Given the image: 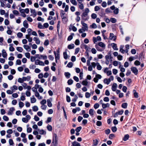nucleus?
<instances>
[{
	"mask_svg": "<svg viewBox=\"0 0 146 146\" xmlns=\"http://www.w3.org/2000/svg\"><path fill=\"white\" fill-rule=\"evenodd\" d=\"M72 35H74V34L72 33V35H70L68 38L67 40L68 41L71 40L73 38V36Z\"/></svg>",
	"mask_w": 146,
	"mask_h": 146,
	"instance_id": "nucleus-42",
	"label": "nucleus"
},
{
	"mask_svg": "<svg viewBox=\"0 0 146 146\" xmlns=\"http://www.w3.org/2000/svg\"><path fill=\"white\" fill-rule=\"evenodd\" d=\"M111 130L113 132H115L117 131V128L115 126L112 127H111Z\"/></svg>",
	"mask_w": 146,
	"mask_h": 146,
	"instance_id": "nucleus-49",
	"label": "nucleus"
},
{
	"mask_svg": "<svg viewBox=\"0 0 146 146\" xmlns=\"http://www.w3.org/2000/svg\"><path fill=\"white\" fill-rule=\"evenodd\" d=\"M32 97V98H31V102L32 103H33L36 102V100L34 96H33Z\"/></svg>",
	"mask_w": 146,
	"mask_h": 146,
	"instance_id": "nucleus-21",
	"label": "nucleus"
},
{
	"mask_svg": "<svg viewBox=\"0 0 146 146\" xmlns=\"http://www.w3.org/2000/svg\"><path fill=\"white\" fill-rule=\"evenodd\" d=\"M94 110L92 109H90L89 110V113L91 116H92L94 115Z\"/></svg>",
	"mask_w": 146,
	"mask_h": 146,
	"instance_id": "nucleus-31",
	"label": "nucleus"
},
{
	"mask_svg": "<svg viewBox=\"0 0 146 146\" xmlns=\"http://www.w3.org/2000/svg\"><path fill=\"white\" fill-rule=\"evenodd\" d=\"M63 55L64 58L65 59H67L68 58V55L66 51L63 52Z\"/></svg>",
	"mask_w": 146,
	"mask_h": 146,
	"instance_id": "nucleus-32",
	"label": "nucleus"
},
{
	"mask_svg": "<svg viewBox=\"0 0 146 146\" xmlns=\"http://www.w3.org/2000/svg\"><path fill=\"white\" fill-rule=\"evenodd\" d=\"M64 75L67 78H69L70 76V73L68 72H65L64 73Z\"/></svg>",
	"mask_w": 146,
	"mask_h": 146,
	"instance_id": "nucleus-26",
	"label": "nucleus"
},
{
	"mask_svg": "<svg viewBox=\"0 0 146 146\" xmlns=\"http://www.w3.org/2000/svg\"><path fill=\"white\" fill-rule=\"evenodd\" d=\"M38 27L40 29H44V27L40 23H39L38 24Z\"/></svg>",
	"mask_w": 146,
	"mask_h": 146,
	"instance_id": "nucleus-34",
	"label": "nucleus"
},
{
	"mask_svg": "<svg viewBox=\"0 0 146 146\" xmlns=\"http://www.w3.org/2000/svg\"><path fill=\"white\" fill-rule=\"evenodd\" d=\"M47 102L48 106L50 107H51L52 106V104L50 100L49 99H48L47 100Z\"/></svg>",
	"mask_w": 146,
	"mask_h": 146,
	"instance_id": "nucleus-24",
	"label": "nucleus"
},
{
	"mask_svg": "<svg viewBox=\"0 0 146 146\" xmlns=\"http://www.w3.org/2000/svg\"><path fill=\"white\" fill-rule=\"evenodd\" d=\"M58 140L57 136L56 135L54 138H53L52 143H53L54 146H57L58 145Z\"/></svg>",
	"mask_w": 146,
	"mask_h": 146,
	"instance_id": "nucleus-3",
	"label": "nucleus"
},
{
	"mask_svg": "<svg viewBox=\"0 0 146 146\" xmlns=\"http://www.w3.org/2000/svg\"><path fill=\"white\" fill-rule=\"evenodd\" d=\"M131 71L134 74H135L136 75L138 74V70L135 67H132L131 68Z\"/></svg>",
	"mask_w": 146,
	"mask_h": 146,
	"instance_id": "nucleus-4",
	"label": "nucleus"
},
{
	"mask_svg": "<svg viewBox=\"0 0 146 146\" xmlns=\"http://www.w3.org/2000/svg\"><path fill=\"white\" fill-rule=\"evenodd\" d=\"M16 49L18 51L20 52H21L23 50V49L21 47H17Z\"/></svg>",
	"mask_w": 146,
	"mask_h": 146,
	"instance_id": "nucleus-36",
	"label": "nucleus"
},
{
	"mask_svg": "<svg viewBox=\"0 0 146 146\" xmlns=\"http://www.w3.org/2000/svg\"><path fill=\"white\" fill-rule=\"evenodd\" d=\"M73 64L72 62H70L68 63L67 66L69 68H71Z\"/></svg>",
	"mask_w": 146,
	"mask_h": 146,
	"instance_id": "nucleus-61",
	"label": "nucleus"
},
{
	"mask_svg": "<svg viewBox=\"0 0 146 146\" xmlns=\"http://www.w3.org/2000/svg\"><path fill=\"white\" fill-rule=\"evenodd\" d=\"M3 119L5 121H7L9 120L8 117L5 115H4L3 117Z\"/></svg>",
	"mask_w": 146,
	"mask_h": 146,
	"instance_id": "nucleus-48",
	"label": "nucleus"
},
{
	"mask_svg": "<svg viewBox=\"0 0 146 146\" xmlns=\"http://www.w3.org/2000/svg\"><path fill=\"white\" fill-rule=\"evenodd\" d=\"M74 45L73 44H70L68 45V48L69 49H72L74 47Z\"/></svg>",
	"mask_w": 146,
	"mask_h": 146,
	"instance_id": "nucleus-33",
	"label": "nucleus"
},
{
	"mask_svg": "<svg viewBox=\"0 0 146 146\" xmlns=\"http://www.w3.org/2000/svg\"><path fill=\"white\" fill-rule=\"evenodd\" d=\"M73 81L72 79H69L68 80L67 83L68 85H70L73 84Z\"/></svg>",
	"mask_w": 146,
	"mask_h": 146,
	"instance_id": "nucleus-37",
	"label": "nucleus"
},
{
	"mask_svg": "<svg viewBox=\"0 0 146 146\" xmlns=\"http://www.w3.org/2000/svg\"><path fill=\"white\" fill-rule=\"evenodd\" d=\"M31 12L33 13L35 16L36 15V13L35 10L31 9Z\"/></svg>",
	"mask_w": 146,
	"mask_h": 146,
	"instance_id": "nucleus-51",
	"label": "nucleus"
},
{
	"mask_svg": "<svg viewBox=\"0 0 146 146\" xmlns=\"http://www.w3.org/2000/svg\"><path fill=\"white\" fill-rule=\"evenodd\" d=\"M95 47L97 50L98 51H102L104 50V49H102V48H100L99 46H98V45H96Z\"/></svg>",
	"mask_w": 146,
	"mask_h": 146,
	"instance_id": "nucleus-22",
	"label": "nucleus"
},
{
	"mask_svg": "<svg viewBox=\"0 0 146 146\" xmlns=\"http://www.w3.org/2000/svg\"><path fill=\"white\" fill-rule=\"evenodd\" d=\"M97 68L98 70H101L102 67L99 64V63L98 62L97 63Z\"/></svg>",
	"mask_w": 146,
	"mask_h": 146,
	"instance_id": "nucleus-30",
	"label": "nucleus"
},
{
	"mask_svg": "<svg viewBox=\"0 0 146 146\" xmlns=\"http://www.w3.org/2000/svg\"><path fill=\"white\" fill-rule=\"evenodd\" d=\"M127 106V104L126 103H123L121 105V107L123 108H126Z\"/></svg>",
	"mask_w": 146,
	"mask_h": 146,
	"instance_id": "nucleus-28",
	"label": "nucleus"
},
{
	"mask_svg": "<svg viewBox=\"0 0 146 146\" xmlns=\"http://www.w3.org/2000/svg\"><path fill=\"white\" fill-rule=\"evenodd\" d=\"M9 143L10 145H13L14 144L13 140L11 139L9 140Z\"/></svg>",
	"mask_w": 146,
	"mask_h": 146,
	"instance_id": "nucleus-43",
	"label": "nucleus"
},
{
	"mask_svg": "<svg viewBox=\"0 0 146 146\" xmlns=\"http://www.w3.org/2000/svg\"><path fill=\"white\" fill-rule=\"evenodd\" d=\"M111 56V52H108V55L105 56L106 60H110V59L111 60L112 57Z\"/></svg>",
	"mask_w": 146,
	"mask_h": 146,
	"instance_id": "nucleus-6",
	"label": "nucleus"
},
{
	"mask_svg": "<svg viewBox=\"0 0 146 146\" xmlns=\"http://www.w3.org/2000/svg\"><path fill=\"white\" fill-rule=\"evenodd\" d=\"M91 96V94L90 93L88 92H87L85 94V96L87 98H89Z\"/></svg>",
	"mask_w": 146,
	"mask_h": 146,
	"instance_id": "nucleus-50",
	"label": "nucleus"
},
{
	"mask_svg": "<svg viewBox=\"0 0 146 146\" xmlns=\"http://www.w3.org/2000/svg\"><path fill=\"white\" fill-rule=\"evenodd\" d=\"M2 55L4 58H5L7 56V54L4 49H3L2 50Z\"/></svg>",
	"mask_w": 146,
	"mask_h": 146,
	"instance_id": "nucleus-14",
	"label": "nucleus"
},
{
	"mask_svg": "<svg viewBox=\"0 0 146 146\" xmlns=\"http://www.w3.org/2000/svg\"><path fill=\"white\" fill-rule=\"evenodd\" d=\"M111 45L114 50H118L116 44L115 43H112L111 44Z\"/></svg>",
	"mask_w": 146,
	"mask_h": 146,
	"instance_id": "nucleus-13",
	"label": "nucleus"
},
{
	"mask_svg": "<svg viewBox=\"0 0 146 146\" xmlns=\"http://www.w3.org/2000/svg\"><path fill=\"white\" fill-rule=\"evenodd\" d=\"M79 3L78 5L79 8L81 10L83 9L84 8L83 4L81 3V2L79 1Z\"/></svg>",
	"mask_w": 146,
	"mask_h": 146,
	"instance_id": "nucleus-19",
	"label": "nucleus"
},
{
	"mask_svg": "<svg viewBox=\"0 0 146 146\" xmlns=\"http://www.w3.org/2000/svg\"><path fill=\"white\" fill-rule=\"evenodd\" d=\"M81 23L83 27H82V28L83 29L84 31H88V27L87 24L82 21H81Z\"/></svg>",
	"mask_w": 146,
	"mask_h": 146,
	"instance_id": "nucleus-2",
	"label": "nucleus"
},
{
	"mask_svg": "<svg viewBox=\"0 0 146 146\" xmlns=\"http://www.w3.org/2000/svg\"><path fill=\"white\" fill-rule=\"evenodd\" d=\"M117 87V85L116 83H114L113 84L111 89L113 91H115L116 90V88Z\"/></svg>",
	"mask_w": 146,
	"mask_h": 146,
	"instance_id": "nucleus-9",
	"label": "nucleus"
},
{
	"mask_svg": "<svg viewBox=\"0 0 146 146\" xmlns=\"http://www.w3.org/2000/svg\"><path fill=\"white\" fill-rule=\"evenodd\" d=\"M110 106V104L108 103H107L106 104H102V106L103 108L104 109L107 107H109Z\"/></svg>",
	"mask_w": 146,
	"mask_h": 146,
	"instance_id": "nucleus-16",
	"label": "nucleus"
},
{
	"mask_svg": "<svg viewBox=\"0 0 146 146\" xmlns=\"http://www.w3.org/2000/svg\"><path fill=\"white\" fill-rule=\"evenodd\" d=\"M54 53L55 55V58H56H56L58 59V60H59L60 58L59 54L57 53L56 54V52L55 51L54 52Z\"/></svg>",
	"mask_w": 146,
	"mask_h": 146,
	"instance_id": "nucleus-27",
	"label": "nucleus"
},
{
	"mask_svg": "<svg viewBox=\"0 0 146 146\" xmlns=\"http://www.w3.org/2000/svg\"><path fill=\"white\" fill-rule=\"evenodd\" d=\"M19 105L20 107L22 108L24 106V103L21 102H20L19 103Z\"/></svg>",
	"mask_w": 146,
	"mask_h": 146,
	"instance_id": "nucleus-58",
	"label": "nucleus"
},
{
	"mask_svg": "<svg viewBox=\"0 0 146 146\" xmlns=\"http://www.w3.org/2000/svg\"><path fill=\"white\" fill-rule=\"evenodd\" d=\"M43 77V74L42 73H40L38 75V77L39 79H42Z\"/></svg>",
	"mask_w": 146,
	"mask_h": 146,
	"instance_id": "nucleus-56",
	"label": "nucleus"
},
{
	"mask_svg": "<svg viewBox=\"0 0 146 146\" xmlns=\"http://www.w3.org/2000/svg\"><path fill=\"white\" fill-rule=\"evenodd\" d=\"M47 129L50 131H51L52 130V127L50 125H48L47 127Z\"/></svg>",
	"mask_w": 146,
	"mask_h": 146,
	"instance_id": "nucleus-40",
	"label": "nucleus"
},
{
	"mask_svg": "<svg viewBox=\"0 0 146 146\" xmlns=\"http://www.w3.org/2000/svg\"><path fill=\"white\" fill-rule=\"evenodd\" d=\"M135 91L134 93V97L135 98H137L138 97V93L136 92L135 90H133V92Z\"/></svg>",
	"mask_w": 146,
	"mask_h": 146,
	"instance_id": "nucleus-52",
	"label": "nucleus"
},
{
	"mask_svg": "<svg viewBox=\"0 0 146 146\" xmlns=\"http://www.w3.org/2000/svg\"><path fill=\"white\" fill-rule=\"evenodd\" d=\"M114 13L115 14H117L119 13V9L118 8H116L114 9Z\"/></svg>",
	"mask_w": 146,
	"mask_h": 146,
	"instance_id": "nucleus-59",
	"label": "nucleus"
},
{
	"mask_svg": "<svg viewBox=\"0 0 146 146\" xmlns=\"http://www.w3.org/2000/svg\"><path fill=\"white\" fill-rule=\"evenodd\" d=\"M99 142L98 140L97 139L93 140V146L97 145Z\"/></svg>",
	"mask_w": 146,
	"mask_h": 146,
	"instance_id": "nucleus-17",
	"label": "nucleus"
},
{
	"mask_svg": "<svg viewBox=\"0 0 146 146\" xmlns=\"http://www.w3.org/2000/svg\"><path fill=\"white\" fill-rule=\"evenodd\" d=\"M110 82V78H109L108 79L107 78H105L104 79V83L106 84L107 85H108Z\"/></svg>",
	"mask_w": 146,
	"mask_h": 146,
	"instance_id": "nucleus-12",
	"label": "nucleus"
},
{
	"mask_svg": "<svg viewBox=\"0 0 146 146\" xmlns=\"http://www.w3.org/2000/svg\"><path fill=\"white\" fill-rule=\"evenodd\" d=\"M109 38L110 40L113 39V40L115 41L116 39V36L114 35L113 33H110Z\"/></svg>",
	"mask_w": 146,
	"mask_h": 146,
	"instance_id": "nucleus-5",
	"label": "nucleus"
},
{
	"mask_svg": "<svg viewBox=\"0 0 146 146\" xmlns=\"http://www.w3.org/2000/svg\"><path fill=\"white\" fill-rule=\"evenodd\" d=\"M88 15V14L84 13V12L83 13L82 15H81L82 17V19L86 20V19L85 18V17H86Z\"/></svg>",
	"mask_w": 146,
	"mask_h": 146,
	"instance_id": "nucleus-15",
	"label": "nucleus"
},
{
	"mask_svg": "<svg viewBox=\"0 0 146 146\" xmlns=\"http://www.w3.org/2000/svg\"><path fill=\"white\" fill-rule=\"evenodd\" d=\"M111 21L113 23H115L116 22V19L113 18H111L110 19Z\"/></svg>",
	"mask_w": 146,
	"mask_h": 146,
	"instance_id": "nucleus-39",
	"label": "nucleus"
},
{
	"mask_svg": "<svg viewBox=\"0 0 146 146\" xmlns=\"http://www.w3.org/2000/svg\"><path fill=\"white\" fill-rule=\"evenodd\" d=\"M17 36L19 38H21L23 36V34L22 33L19 32L17 34Z\"/></svg>",
	"mask_w": 146,
	"mask_h": 146,
	"instance_id": "nucleus-45",
	"label": "nucleus"
},
{
	"mask_svg": "<svg viewBox=\"0 0 146 146\" xmlns=\"http://www.w3.org/2000/svg\"><path fill=\"white\" fill-rule=\"evenodd\" d=\"M49 41L48 40H45L44 43V45L47 46L49 44Z\"/></svg>",
	"mask_w": 146,
	"mask_h": 146,
	"instance_id": "nucleus-53",
	"label": "nucleus"
},
{
	"mask_svg": "<svg viewBox=\"0 0 146 146\" xmlns=\"http://www.w3.org/2000/svg\"><path fill=\"white\" fill-rule=\"evenodd\" d=\"M23 47L27 51L29 52L31 50L30 47L27 45H24Z\"/></svg>",
	"mask_w": 146,
	"mask_h": 146,
	"instance_id": "nucleus-11",
	"label": "nucleus"
},
{
	"mask_svg": "<svg viewBox=\"0 0 146 146\" xmlns=\"http://www.w3.org/2000/svg\"><path fill=\"white\" fill-rule=\"evenodd\" d=\"M129 135L128 134L125 135L123 139V140L124 141H126L128 140L129 138Z\"/></svg>",
	"mask_w": 146,
	"mask_h": 146,
	"instance_id": "nucleus-23",
	"label": "nucleus"
},
{
	"mask_svg": "<svg viewBox=\"0 0 146 146\" xmlns=\"http://www.w3.org/2000/svg\"><path fill=\"white\" fill-rule=\"evenodd\" d=\"M92 28H96L97 25L95 23H93L90 26Z\"/></svg>",
	"mask_w": 146,
	"mask_h": 146,
	"instance_id": "nucleus-60",
	"label": "nucleus"
},
{
	"mask_svg": "<svg viewBox=\"0 0 146 146\" xmlns=\"http://www.w3.org/2000/svg\"><path fill=\"white\" fill-rule=\"evenodd\" d=\"M75 43L76 45H78L80 44V41L79 40L77 39L75 41Z\"/></svg>",
	"mask_w": 146,
	"mask_h": 146,
	"instance_id": "nucleus-62",
	"label": "nucleus"
},
{
	"mask_svg": "<svg viewBox=\"0 0 146 146\" xmlns=\"http://www.w3.org/2000/svg\"><path fill=\"white\" fill-rule=\"evenodd\" d=\"M115 137V136L114 134H111L109 135V138L110 139H113V138L114 137Z\"/></svg>",
	"mask_w": 146,
	"mask_h": 146,
	"instance_id": "nucleus-47",
	"label": "nucleus"
},
{
	"mask_svg": "<svg viewBox=\"0 0 146 146\" xmlns=\"http://www.w3.org/2000/svg\"><path fill=\"white\" fill-rule=\"evenodd\" d=\"M65 13L63 10H61L60 11V15L61 17L64 16V15L65 14Z\"/></svg>",
	"mask_w": 146,
	"mask_h": 146,
	"instance_id": "nucleus-55",
	"label": "nucleus"
},
{
	"mask_svg": "<svg viewBox=\"0 0 146 146\" xmlns=\"http://www.w3.org/2000/svg\"><path fill=\"white\" fill-rule=\"evenodd\" d=\"M102 48L104 50L105 48L106 45L105 44L102 42H100L98 43V45Z\"/></svg>",
	"mask_w": 146,
	"mask_h": 146,
	"instance_id": "nucleus-7",
	"label": "nucleus"
},
{
	"mask_svg": "<svg viewBox=\"0 0 146 146\" xmlns=\"http://www.w3.org/2000/svg\"><path fill=\"white\" fill-rule=\"evenodd\" d=\"M35 64L37 65H39L40 66H44V64L43 62L40 61L38 59L36 60H35Z\"/></svg>",
	"mask_w": 146,
	"mask_h": 146,
	"instance_id": "nucleus-1",
	"label": "nucleus"
},
{
	"mask_svg": "<svg viewBox=\"0 0 146 146\" xmlns=\"http://www.w3.org/2000/svg\"><path fill=\"white\" fill-rule=\"evenodd\" d=\"M70 2L74 5H76L77 4L76 0H70Z\"/></svg>",
	"mask_w": 146,
	"mask_h": 146,
	"instance_id": "nucleus-41",
	"label": "nucleus"
},
{
	"mask_svg": "<svg viewBox=\"0 0 146 146\" xmlns=\"http://www.w3.org/2000/svg\"><path fill=\"white\" fill-rule=\"evenodd\" d=\"M91 16L92 19H94L97 17V15L96 14L93 13L92 14Z\"/></svg>",
	"mask_w": 146,
	"mask_h": 146,
	"instance_id": "nucleus-44",
	"label": "nucleus"
},
{
	"mask_svg": "<svg viewBox=\"0 0 146 146\" xmlns=\"http://www.w3.org/2000/svg\"><path fill=\"white\" fill-rule=\"evenodd\" d=\"M35 96L36 97H38V98L41 99L42 98L41 96H40L39 94L37 91L36 92H35Z\"/></svg>",
	"mask_w": 146,
	"mask_h": 146,
	"instance_id": "nucleus-29",
	"label": "nucleus"
},
{
	"mask_svg": "<svg viewBox=\"0 0 146 146\" xmlns=\"http://www.w3.org/2000/svg\"><path fill=\"white\" fill-rule=\"evenodd\" d=\"M141 63L138 60H136L134 62V64L137 66L139 65Z\"/></svg>",
	"mask_w": 146,
	"mask_h": 146,
	"instance_id": "nucleus-54",
	"label": "nucleus"
},
{
	"mask_svg": "<svg viewBox=\"0 0 146 146\" xmlns=\"http://www.w3.org/2000/svg\"><path fill=\"white\" fill-rule=\"evenodd\" d=\"M22 121L23 122L27 123L28 121L29 120L26 118L23 117L22 119Z\"/></svg>",
	"mask_w": 146,
	"mask_h": 146,
	"instance_id": "nucleus-46",
	"label": "nucleus"
},
{
	"mask_svg": "<svg viewBox=\"0 0 146 146\" xmlns=\"http://www.w3.org/2000/svg\"><path fill=\"white\" fill-rule=\"evenodd\" d=\"M15 110V108L14 107H11L10 108L8 114L9 115H11L13 113V112Z\"/></svg>",
	"mask_w": 146,
	"mask_h": 146,
	"instance_id": "nucleus-8",
	"label": "nucleus"
},
{
	"mask_svg": "<svg viewBox=\"0 0 146 146\" xmlns=\"http://www.w3.org/2000/svg\"><path fill=\"white\" fill-rule=\"evenodd\" d=\"M61 18L62 19V21L63 23H65L67 21L68 19L66 17L63 16L61 17Z\"/></svg>",
	"mask_w": 146,
	"mask_h": 146,
	"instance_id": "nucleus-18",
	"label": "nucleus"
},
{
	"mask_svg": "<svg viewBox=\"0 0 146 146\" xmlns=\"http://www.w3.org/2000/svg\"><path fill=\"white\" fill-rule=\"evenodd\" d=\"M23 25L26 28H28L29 25L28 23H27V21L25 20L24 21L23 23Z\"/></svg>",
	"mask_w": 146,
	"mask_h": 146,
	"instance_id": "nucleus-20",
	"label": "nucleus"
},
{
	"mask_svg": "<svg viewBox=\"0 0 146 146\" xmlns=\"http://www.w3.org/2000/svg\"><path fill=\"white\" fill-rule=\"evenodd\" d=\"M91 52L93 54H96L97 52L96 49L94 48H92V49Z\"/></svg>",
	"mask_w": 146,
	"mask_h": 146,
	"instance_id": "nucleus-63",
	"label": "nucleus"
},
{
	"mask_svg": "<svg viewBox=\"0 0 146 146\" xmlns=\"http://www.w3.org/2000/svg\"><path fill=\"white\" fill-rule=\"evenodd\" d=\"M33 110L34 111H38V109L37 106H35L32 107Z\"/></svg>",
	"mask_w": 146,
	"mask_h": 146,
	"instance_id": "nucleus-25",
	"label": "nucleus"
},
{
	"mask_svg": "<svg viewBox=\"0 0 146 146\" xmlns=\"http://www.w3.org/2000/svg\"><path fill=\"white\" fill-rule=\"evenodd\" d=\"M71 146H81V145L78 142L75 141L72 143Z\"/></svg>",
	"mask_w": 146,
	"mask_h": 146,
	"instance_id": "nucleus-10",
	"label": "nucleus"
},
{
	"mask_svg": "<svg viewBox=\"0 0 146 146\" xmlns=\"http://www.w3.org/2000/svg\"><path fill=\"white\" fill-rule=\"evenodd\" d=\"M25 56L27 58H29L30 56V53L29 52H27L25 54Z\"/></svg>",
	"mask_w": 146,
	"mask_h": 146,
	"instance_id": "nucleus-57",
	"label": "nucleus"
},
{
	"mask_svg": "<svg viewBox=\"0 0 146 146\" xmlns=\"http://www.w3.org/2000/svg\"><path fill=\"white\" fill-rule=\"evenodd\" d=\"M99 106V105L98 104L96 103L94 105V107L95 109H97Z\"/></svg>",
	"mask_w": 146,
	"mask_h": 146,
	"instance_id": "nucleus-64",
	"label": "nucleus"
},
{
	"mask_svg": "<svg viewBox=\"0 0 146 146\" xmlns=\"http://www.w3.org/2000/svg\"><path fill=\"white\" fill-rule=\"evenodd\" d=\"M39 133L41 135L46 134V132L44 131L43 129L39 130Z\"/></svg>",
	"mask_w": 146,
	"mask_h": 146,
	"instance_id": "nucleus-35",
	"label": "nucleus"
},
{
	"mask_svg": "<svg viewBox=\"0 0 146 146\" xmlns=\"http://www.w3.org/2000/svg\"><path fill=\"white\" fill-rule=\"evenodd\" d=\"M82 84L83 85L87 86L88 84V82L86 80H84L82 81Z\"/></svg>",
	"mask_w": 146,
	"mask_h": 146,
	"instance_id": "nucleus-38",
	"label": "nucleus"
}]
</instances>
